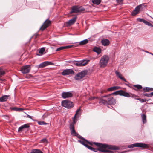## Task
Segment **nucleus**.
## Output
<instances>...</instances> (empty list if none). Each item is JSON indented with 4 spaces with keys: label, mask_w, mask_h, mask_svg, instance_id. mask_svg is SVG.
Listing matches in <instances>:
<instances>
[{
    "label": "nucleus",
    "mask_w": 153,
    "mask_h": 153,
    "mask_svg": "<svg viewBox=\"0 0 153 153\" xmlns=\"http://www.w3.org/2000/svg\"><path fill=\"white\" fill-rule=\"evenodd\" d=\"M151 95V97L153 95V92L150 93Z\"/></svg>",
    "instance_id": "obj_56"
},
{
    "label": "nucleus",
    "mask_w": 153,
    "mask_h": 153,
    "mask_svg": "<svg viewBox=\"0 0 153 153\" xmlns=\"http://www.w3.org/2000/svg\"><path fill=\"white\" fill-rule=\"evenodd\" d=\"M52 53H50L49 55H51V54H52Z\"/></svg>",
    "instance_id": "obj_60"
},
{
    "label": "nucleus",
    "mask_w": 153,
    "mask_h": 153,
    "mask_svg": "<svg viewBox=\"0 0 153 153\" xmlns=\"http://www.w3.org/2000/svg\"><path fill=\"white\" fill-rule=\"evenodd\" d=\"M143 90L144 92H149V87H145L143 88Z\"/></svg>",
    "instance_id": "obj_38"
},
{
    "label": "nucleus",
    "mask_w": 153,
    "mask_h": 153,
    "mask_svg": "<svg viewBox=\"0 0 153 153\" xmlns=\"http://www.w3.org/2000/svg\"><path fill=\"white\" fill-rule=\"evenodd\" d=\"M74 45H68V46H64L65 48H65H70L72 47H73Z\"/></svg>",
    "instance_id": "obj_44"
},
{
    "label": "nucleus",
    "mask_w": 153,
    "mask_h": 153,
    "mask_svg": "<svg viewBox=\"0 0 153 153\" xmlns=\"http://www.w3.org/2000/svg\"><path fill=\"white\" fill-rule=\"evenodd\" d=\"M51 24V21L48 20V26Z\"/></svg>",
    "instance_id": "obj_54"
},
{
    "label": "nucleus",
    "mask_w": 153,
    "mask_h": 153,
    "mask_svg": "<svg viewBox=\"0 0 153 153\" xmlns=\"http://www.w3.org/2000/svg\"><path fill=\"white\" fill-rule=\"evenodd\" d=\"M101 42L104 46H107L110 43L109 40L107 39H104L102 40Z\"/></svg>",
    "instance_id": "obj_18"
},
{
    "label": "nucleus",
    "mask_w": 153,
    "mask_h": 153,
    "mask_svg": "<svg viewBox=\"0 0 153 153\" xmlns=\"http://www.w3.org/2000/svg\"><path fill=\"white\" fill-rule=\"evenodd\" d=\"M37 55H38V56H39V55H40L39 54H37Z\"/></svg>",
    "instance_id": "obj_59"
},
{
    "label": "nucleus",
    "mask_w": 153,
    "mask_h": 153,
    "mask_svg": "<svg viewBox=\"0 0 153 153\" xmlns=\"http://www.w3.org/2000/svg\"><path fill=\"white\" fill-rule=\"evenodd\" d=\"M137 100L143 102H146L147 100L146 99H141L140 98H137Z\"/></svg>",
    "instance_id": "obj_37"
},
{
    "label": "nucleus",
    "mask_w": 153,
    "mask_h": 153,
    "mask_svg": "<svg viewBox=\"0 0 153 153\" xmlns=\"http://www.w3.org/2000/svg\"><path fill=\"white\" fill-rule=\"evenodd\" d=\"M30 127L29 125L28 124H24L19 127L18 130V132H19L22 131L23 129L28 128Z\"/></svg>",
    "instance_id": "obj_16"
},
{
    "label": "nucleus",
    "mask_w": 153,
    "mask_h": 153,
    "mask_svg": "<svg viewBox=\"0 0 153 153\" xmlns=\"http://www.w3.org/2000/svg\"><path fill=\"white\" fill-rule=\"evenodd\" d=\"M61 96L64 99L72 97L73 96L72 92L71 91H67L62 92Z\"/></svg>",
    "instance_id": "obj_8"
},
{
    "label": "nucleus",
    "mask_w": 153,
    "mask_h": 153,
    "mask_svg": "<svg viewBox=\"0 0 153 153\" xmlns=\"http://www.w3.org/2000/svg\"><path fill=\"white\" fill-rule=\"evenodd\" d=\"M93 51L97 53H99L101 52L100 49L99 48L97 47H95L94 48Z\"/></svg>",
    "instance_id": "obj_28"
},
{
    "label": "nucleus",
    "mask_w": 153,
    "mask_h": 153,
    "mask_svg": "<svg viewBox=\"0 0 153 153\" xmlns=\"http://www.w3.org/2000/svg\"><path fill=\"white\" fill-rule=\"evenodd\" d=\"M78 61H74L72 63L74 65H76L78 66Z\"/></svg>",
    "instance_id": "obj_40"
},
{
    "label": "nucleus",
    "mask_w": 153,
    "mask_h": 153,
    "mask_svg": "<svg viewBox=\"0 0 153 153\" xmlns=\"http://www.w3.org/2000/svg\"><path fill=\"white\" fill-rule=\"evenodd\" d=\"M73 134H74V136H77V137L79 135L78 133L76 132L75 131V132H73Z\"/></svg>",
    "instance_id": "obj_48"
},
{
    "label": "nucleus",
    "mask_w": 153,
    "mask_h": 153,
    "mask_svg": "<svg viewBox=\"0 0 153 153\" xmlns=\"http://www.w3.org/2000/svg\"><path fill=\"white\" fill-rule=\"evenodd\" d=\"M123 0H116V1L117 2H121L123 1Z\"/></svg>",
    "instance_id": "obj_52"
},
{
    "label": "nucleus",
    "mask_w": 153,
    "mask_h": 153,
    "mask_svg": "<svg viewBox=\"0 0 153 153\" xmlns=\"http://www.w3.org/2000/svg\"><path fill=\"white\" fill-rule=\"evenodd\" d=\"M85 10V8L82 6L79 7L78 6V13L82 12Z\"/></svg>",
    "instance_id": "obj_29"
},
{
    "label": "nucleus",
    "mask_w": 153,
    "mask_h": 153,
    "mask_svg": "<svg viewBox=\"0 0 153 153\" xmlns=\"http://www.w3.org/2000/svg\"><path fill=\"white\" fill-rule=\"evenodd\" d=\"M134 98L135 99V100H137V99L136 97H134V98Z\"/></svg>",
    "instance_id": "obj_57"
},
{
    "label": "nucleus",
    "mask_w": 153,
    "mask_h": 153,
    "mask_svg": "<svg viewBox=\"0 0 153 153\" xmlns=\"http://www.w3.org/2000/svg\"><path fill=\"white\" fill-rule=\"evenodd\" d=\"M146 6V4L144 3L137 6L132 12V15L135 16L140 11L144 10Z\"/></svg>",
    "instance_id": "obj_3"
},
{
    "label": "nucleus",
    "mask_w": 153,
    "mask_h": 153,
    "mask_svg": "<svg viewBox=\"0 0 153 153\" xmlns=\"http://www.w3.org/2000/svg\"><path fill=\"white\" fill-rule=\"evenodd\" d=\"M41 141L42 142H43V143H44L45 142H47V140L46 138H44V139H42L41 140Z\"/></svg>",
    "instance_id": "obj_49"
},
{
    "label": "nucleus",
    "mask_w": 153,
    "mask_h": 153,
    "mask_svg": "<svg viewBox=\"0 0 153 153\" xmlns=\"http://www.w3.org/2000/svg\"><path fill=\"white\" fill-rule=\"evenodd\" d=\"M38 123L40 125L46 124L47 123L45 122L44 121H38Z\"/></svg>",
    "instance_id": "obj_39"
},
{
    "label": "nucleus",
    "mask_w": 153,
    "mask_h": 153,
    "mask_svg": "<svg viewBox=\"0 0 153 153\" xmlns=\"http://www.w3.org/2000/svg\"><path fill=\"white\" fill-rule=\"evenodd\" d=\"M141 117L143 124L145 123L146 122V115L144 114H143L141 115Z\"/></svg>",
    "instance_id": "obj_27"
},
{
    "label": "nucleus",
    "mask_w": 153,
    "mask_h": 153,
    "mask_svg": "<svg viewBox=\"0 0 153 153\" xmlns=\"http://www.w3.org/2000/svg\"><path fill=\"white\" fill-rule=\"evenodd\" d=\"M134 87L138 89H140L142 88V86L140 85H134Z\"/></svg>",
    "instance_id": "obj_35"
},
{
    "label": "nucleus",
    "mask_w": 153,
    "mask_h": 153,
    "mask_svg": "<svg viewBox=\"0 0 153 153\" xmlns=\"http://www.w3.org/2000/svg\"><path fill=\"white\" fill-rule=\"evenodd\" d=\"M77 19L76 17H75L72 19L70 20L68 22V23L69 25H71L75 22Z\"/></svg>",
    "instance_id": "obj_20"
},
{
    "label": "nucleus",
    "mask_w": 153,
    "mask_h": 153,
    "mask_svg": "<svg viewBox=\"0 0 153 153\" xmlns=\"http://www.w3.org/2000/svg\"><path fill=\"white\" fill-rule=\"evenodd\" d=\"M85 147L91 150H92V149L93 148L91 146L88 145V144Z\"/></svg>",
    "instance_id": "obj_45"
},
{
    "label": "nucleus",
    "mask_w": 153,
    "mask_h": 153,
    "mask_svg": "<svg viewBox=\"0 0 153 153\" xmlns=\"http://www.w3.org/2000/svg\"><path fill=\"white\" fill-rule=\"evenodd\" d=\"M108 60L109 57L107 56L104 55L102 57L100 62V67L103 68L105 67L107 64Z\"/></svg>",
    "instance_id": "obj_6"
},
{
    "label": "nucleus",
    "mask_w": 153,
    "mask_h": 153,
    "mask_svg": "<svg viewBox=\"0 0 153 153\" xmlns=\"http://www.w3.org/2000/svg\"><path fill=\"white\" fill-rule=\"evenodd\" d=\"M30 69V65H27L22 67L21 68V71L22 73L25 74L28 73Z\"/></svg>",
    "instance_id": "obj_9"
},
{
    "label": "nucleus",
    "mask_w": 153,
    "mask_h": 153,
    "mask_svg": "<svg viewBox=\"0 0 153 153\" xmlns=\"http://www.w3.org/2000/svg\"><path fill=\"white\" fill-rule=\"evenodd\" d=\"M125 94H126L127 95V96H124V97H131L132 98H134V97H136L137 96L134 94H132L131 93H128V92H125Z\"/></svg>",
    "instance_id": "obj_19"
},
{
    "label": "nucleus",
    "mask_w": 153,
    "mask_h": 153,
    "mask_svg": "<svg viewBox=\"0 0 153 153\" xmlns=\"http://www.w3.org/2000/svg\"><path fill=\"white\" fill-rule=\"evenodd\" d=\"M62 105L63 107L68 109L71 108L74 106V104L73 102L68 100H65L62 101Z\"/></svg>",
    "instance_id": "obj_5"
},
{
    "label": "nucleus",
    "mask_w": 153,
    "mask_h": 153,
    "mask_svg": "<svg viewBox=\"0 0 153 153\" xmlns=\"http://www.w3.org/2000/svg\"><path fill=\"white\" fill-rule=\"evenodd\" d=\"M50 68V67H48V68Z\"/></svg>",
    "instance_id": "obj_61"
},
{
    "label": "nucleus",
    "mask_w": 153,
    "mask_h": 153,
    "mask_svg": "<svg viewBox=\"0 0 153 153\" xmlns=\"http://www.w3.org/2000/svg\"><path fill=\"white\" fill-rule=\"evenodd\" d=\"M29 118H30V119H32V117H31V116H30V115H28V116H27Z\"/></svg>",
    "instance_id": "obj_55"
},
{
    "label": "nucleus",
    "mask_w": 153,
    "mask_h": 153,
    "mask_svg": "<svg viewBox=\"0 0 153 153\" xmlns=\"http://www.w3.org/2000/svg\"><path fill=\"white\" fill-rule=\"evenodd\" d=\"M134 147H138L141 148L143 149H146L149 148L148 144L140 143H137L129 145L128 147L129 148H132Z\"/></svg>",
    "instance_id": "obj_4"
},
{
    "label": "nucleus",
    "mask_w": 153,
    "mask_h": 153,
    "mask_svg": "<svg viewBox=\"0 0 153 153\" xmlns=\"http://www.w3.org/2000/svg\"><path fill=\"white\" fill-rule=\"evenodd\" d=\"M45 51V49L44 48H41L39 51V53L42 54H43V52Z\"/></svg>",
    "instance_id": "obj_36"
},
{
    "label": "nucleus",
    "mask_w": 153,
    "mask_h": 153,
    "mask_svg": "<svg viewBox=\"0 0 153 153\" xmlns=\"http://www.w3.org/2000/svg\"><path fill=\"white\" fill-rule=\"evenodd\" d=\"M11 109L12 110H14V111H18L19 110V109L16 107H14L11 108Z\"/></svg>",
    "instance_id": "obj_42"
},
{
    "label": "nucleus",
    "mask_w": 153,
    "mask_h": 153,
    "mask_svg": "<svg viewBox=\"0 0 153 153\" xmlns=\"http://www.w3.org/2000/svg\"><path fill=\"white\" fill-rule=\"evenodd\" d=\"M91 150L95 152H97L98 151H99V149H96L94 148H93V149Z\"/></svg>",
    "instance_id": "obj_47"
},
{
    "label": "nucleus",
    "mask_w": 153,
    "mask_h": 153,
    "mask_svg": "<svg viewBox=\"0 0 153 153\" xmlns=\"http://www.w3.org/2000/svg\"><path fill=\"white\" fill-rule=\"evenodd\" d=\"M120 88V87L117 86L112 87L108 88V91H112L119 89Z\"/></svg>",
    "instance_id": "obj_23"
},
{
    "label": "nucleus",
    "mask_w": 153,
    "mask_h": 153,
    "mask_svg": "<svg viewBox=\"0 0 153 153\" xmlns=\"http://www.w3.org/2000/svg\"><path fill=\"white\" fill-rule=\"evenodd\" d=\"M81 109L80 108L77 110L76 111V113L74 116V118H76V117H78L81 115V113L79 112L81 111Z\"/></svg>",
    "instance_id": "obj_22"
},
{
    "label": "nucleus",
    "mask_w": 153,
    "mask_h": 153,
    "mask_svg": "<svg viewBox=\"0 0 153 153\" xmlns=\"http://www.w3.org/2000/svg\"><path fill=\"white\" fill-rule=\"evenodd\" d=\"M145 20L143 19H141L140 18H138L137 19V20L140 22H144V21H145Z\"/></svg>",
    "instance_id": "obj_41"
},
{
    "label": "nucleus",
    "mask_w": 153,
    "mask_h": 153,
    "mask_svg": "<svg viewBox=\"0 0 153 153\" xmlns=\"http://www.w3.org/2000/svg\"><path fill=\"white\" fill-rule=\"evenodd\" d=\"M94 144L99 147V151L107 153H114L113 151L111 150H118L119 148L115 146L109 145L105 144H102L97 142H94Z\"/></svg>",
    "instance_id": "obj_2"
},
{
    "label": "nucleus",
    "mask_w": 153,
    "mask_h": 153,
    "mask_svg": "<svg viewBox=\"0 0 153 153\" xmlns=\"http://www.w3.org/2000/svg\"><path fill=\"white\" fill-rule=\"evenodd\" d=\"M77 120L76 119V118H74V117L73 119V122L71 123L73 124L74 125H75V124L76 123V122Z\"/></svg>",
    "instance_id": "obj_43"
},
{
    "label": "nucleus",
    "mask_w": 153,
    "mask_h": 153,
    "mask_svg": "<svg viewBox=\"0 0 153 153\" xmlns=\"http://www.w3.org/2000/svg\"><path fill=\"white\" fill-rule=\"evenodd\" d=\"M77 137L79 139H81L83 140L86 141L87 143H89V144H91L88 141L86 140L83 137H82V136H80V135H79Z\"/></svg>",
    "instance_id": "obj_34"
},
{
    "label": "nucleus",
    "mask_w": 153,
    "mask_h": 153,
    "mask_svg": "<svg viewBox=\"0 0 153 153\" xmlns=\"http://www.w3.org/2000/svg\"><path fill=\"white\" fill-rule=\"evenodd\" d=\"M77 42H76V44L75 45H73L74 46V47H77V46H78L79 45H80L79 44V43H77Z\"/></svg>",
    "instance_id": "obj_50"
},
{
    "label": "nucleus",
    "mask_w": 153,
    "mask_h": 153,
    "mask_svg": "<svg viewBox=\"0 0 153 153\" xmlns=\"http://www.w3.org/2000/svg\"><path fill=\"white\" fill-rule=\"evenodd\" d=\"M87 71L86 70H84L78 72L74 76V79L76 80H80L87 74Z\"/></svg>",
    "instance_id": "obj_7"
},
{
    "label": "nucleus",
    "mask_w": 153,
    "mask_h": 153,
    "mask_svg": "<svg viewBox=\"0 0 153 153\" xmlns=\"http://www.w3.org/2000/svg\"><path fill=\"white\" fill-rule=\"evenodd\" d=\"M144 95L148 97H151V95L150 93V94L147 93H144L143 94Z\"/></svg>",
    "instance_id": "obj_46"
},
{
    "label": "nucleus",
    "mask_w": 153,
    "mask_h": 153,
    "mask_svg": "<svg viewBox=\"0 0 153 153\" xmlns=\"http://www.w3.org/2000/svg\"><path fill=\"white\" fill-rule=\"evenodd\" d=\"M143 23L145 24H146V25L149 26H150L152 27H153V25L151 23L147 21L146 20H145V21H144V22Z\"/></svg>",
    "instance_id": "obj_30"
},
{
    "label": "nucleus",
    "mask_w": 153,
    "mask_h": 153,
    "mask_svg": "<svg viewBox=\"0 0 153 153\" xmlns=\"http://www.w3.org/2000/svg\"><path fill=\"white\" fill-rule=\"evenodd\" d=\"M48 27V19H47L43 25L40 28V30L43 31Z\"/></svg>",
    "instance_id": "obj_13"
},
{
    "label": "nucleus",
    "mask_w": 153,
    "mask_h": 153,
    "mask_svg": "<svg viewBox=\"0 0 153 153\" xmlns=\"http://www.w3.org/2000/svg\"><path fill=\"white\" fill-rule=\"evenodd\" d=\"M101 1V0H92V2L93 3L97 5L100 4Z\"/></svg>",
    "instance_id": "obj_31"
},
{
    "label": "nucleus",
    "mask_w": 153,
    "mask_h": 153,
    "mask_svg": "<svg viewBox=\"0 0 153 153\" xmlns=\"http://www.w3.org/2000/svg\"><path fill=\"white\" fill-rule=\"evenodd\" d=\"M74 72L71 69H68L64 70L62 72V74L63 75H66L72 74H74Z\"/></svg>",
    "instance_id": "obj_10"
},
{
    "label": "nucleus",
    "mask_w": 153,
    "mask_h": 153,
    "mask_svg": "<svg viewBox=\"0 0 153 153\" xmlns=\"http://www.w3.org/2000/svg\"><path fill=\"white\" fill-rule=\"evenodd\" d=\"M89 61V60H83L81 61H78V67H81L85 65Z\"/></svg>",
    "instance_id": "obj_12"
},
{
    "label": "nucleus",
    "mask_w": 153,
    "mask_h": 153,
    "mask_svg": "<svg viewBox=\"0 0 153 153\" xmlns=\"http://www.w3.org/2000/svg\"><path fill=\"white\" fill-rule=\"evenodd\" d=\"M48 65V61L44 62L36 66L38 68H43Z\"/></svg>",
    "instance_id": "obj_14"
},
{
    "label": "nucleus",
    "mask_w": 153,
    "mask_h": 153,
    "mask_svg": "<svg viewBox=\"0 0 153 153\" xmlns=\"http://www.w3.org/2000/svg\"><path fill=\"white\" fill-rule=\"evenodd\" d=\"M151 54L153 56V54H152V53H151Z\"/></svg>",
    "instance_id": "obj_62"
},
{
    "label": "nucleus",
    "mask_w": 153,
    "mask_h": 153,
    "mask_svg": "<svg viewBox=\"0 0 153 153\" xmlns=\"http://www.w3.org/2000/svg\"><path fill=\"white\" fill-rule=\"evenodd\" d=\"M30 153H43L40 150L38 149H33Z\"/></svg>",
    "instance_id": "obj_26"
},
{
    "label": "nucleus",
    "mask_w": 153,
    "mask_h": 153,
    "mask_svg": "<svg viewBox=\"0 0 153 153\" xmlns=\"http://www.w3.org/2000/svg\"><path fill=\"white\" fill-rule=\"evenodd\" d=\"M8 97L7 96L4 95L0 97V102H3L6 101L8 98Z\"/></svg>",
    "instance_id": "obj_25"
},
{
    "label": "nucleus",
    "mask_w": 153,
    "mask_h": 153,
    "mask_svg": "<svg viewBox=\"0 0 153 153\" xmlns=\"http://www.w3.org/2000/svg\"><path fill=\"white\" fill-rule=\"evenodd\" d=\"M0 80L1 81H2V79H0Z\"/></svg>",
    "instance_id": "obj_58"
},
{
    "label": "nucleus",
    "mask_w": 153,
    "mask_h": 153,
    "mask_svg": "<svg viewBox=\"0 0 153 153\" xmlns=\"http://www.w3.org/2000/svg\"><path fill=\"white\" fill-rule=\"evenodd\" d=\"M48 49H49L50 51H52L53 52V53H54L56 51H59L65 49V48L64 47H61L56 49L55 46L52 47L51 46L49 48H48Z\"/></svg>",
    "instance_id": "obj_11"
},
{
    "label": "nucleus",
    "mask_w": 153,
    "mask_h": 153,
    "mask_svg": "<svg viewBox=\"0 0 153 153\" xmlns=\"http://www.w3.org/2000/svg\"><path fill=\"white\" fill-rule=\"evenodd\" d=\"M78 142H79L81 144L83 145L85 147L87 145V144L85 143V141L87 142L86 141L84 140H78Z\"/></svg>",
    "instance_id": "obj_32"
},
{
    "label": "nucleus",
    "mask_w": 153,
    "mask_h": 153,
    "mask_svg": "<svg viewBox=\"0 0 153 153\" xmlns=\"http://www.w3.org/2000/svg\"><path fill=\"white\" fill-rule=\"evenodd\" d=\"M149 91H153V88L149 87Z\"/></svg>",
    "instance_id": "obj_53"
},
{
    "label": "nucleus",
    "mask_w": 153,
    "mask_h": 153,
    "mask_svg": "<svg viewBox=\"0 0 153 153\" xmlns=\"http://www.w3.org/2000/svg\"><path fill=\"white\" fill-rule=\"evenodd\" d=\"M5 74V72L3 69L0 68V77Z\"/></svg>",
    "instance_id": "obj_33"
},
{
    "label": "nucleus",
    "mask_w": 153,
    "mask_h": 153,
    "mask_svg": "<svg viewBox=\"0 0 153 153\" xmlns=\"http://www.w3.org/2000/svg\"><path fill=\"white\" fill-rule=\"evenodd\" d=\"M74 125L71 123L70 125L69 128L71 130V134H73V132H74L75 131L74 129Z\"/></svg>",
    "instance_id": "obj_21"
},
{
    "label": "nucleus",
    "mask_w": 153,
    "mask_h": 153,
    "mask_svg": "<svg viewBox=\"0 0 153 153\" xmlns=\"http://www.w3.org/2000/svg\"><path fill=\"white\" fill-rule=\"evenodd\" d=\"M115 73L116 76H117L120 79L125 82H126V80L122 76V75L118 71H115Z\"/></svg>",
    "instance_id": "obj_15"
},
{
    "label": "nucleus",
    "mask_w": 153,
    "mask_h": 153,
    "mask_svg": "<svg viewBox=\"0 0 153 153\" xmlns=\"http://www.w3.org/2000/svg\"><path fill=\"white\" fill-rule=\"evenodd\" d=\"M78 13V6H73L72 7L71 11L70 12L71 14H72L73 13Z\"/></svg>",
    "instance_id": "obj_17"
},
{
    "label": "nucleus",
    "mask_w": 153,
    "mask_h": 153,
    "mask_svg": "<svg viewBox=\"0 0 153 153\" xmlns=\"http://www.w3.org/2000/svg\"><path fill=\"white\" fill-rule=\"evenodd\" d=\"M54 65V64L52 63V62H49L48 61V65Z\"/></svg>",
    "instance_id": "obj_51"
},
{
    "label": "nucleus",
    "mask_w": 153,
    "mask_h": 153,
    "mask_svg": "<svg viewBox=\"0 0 153 153\" xmlns=\"http://www.w3.org/2000/svg\"><path fill=\"white\" fill-rule=\"evenodd\" d=\"M88 42V39H85L80 42H77V43H79V44L80 45H83L86 44Z\"/></svg>",
    "instance_id": "obj_24"
},
{
    "label": "nucleus",
    "mask_w": 153,
    "mask_h": 153,
    "mask_svg": "<svg viewBox=\"0 0 153 153\" xmlns=\"http://www.w3.org/2000/svg\"><path fill=\"white\" fill-rule=\"evenodd\" d=\"M125 91L123 90H119L114 92L112 94L108 95H105L103 96L100 100L99 103L101 104L107 105H113L116 102V100L113 97L111 96V95H119L121 96H127L125 94Z\"/></svg>",
    "instance_id": "obj_1"
}]
</instances>
